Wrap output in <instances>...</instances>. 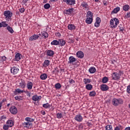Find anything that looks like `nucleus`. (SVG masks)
Listing matches in <instances>:
<instances>
[{
  "label": "nucleus",
  "instance_id": "f257e3e1",
  "mask_svg": "<svg viewBox=\"0 0 130 130\" xmlns=\"http://www.w3.org/2000/svg\"><path fill=\"white\" fill-rule=\"evenodd\" d=\"M122 74V71H119V73L117 72H114L112 74V80H114V81H117V80H120V76H121V74Z\"/></svg>",
  "mask_w": 130,
  "mask_h": 130
},
{
  "label": "nucleus",
  "instance_id": "f03ea898",
  "mask_svg": "<svg viewBox=\"0 0 130 130\" xmlns=\"http://www.w3.org/2000/svg\"><path fill=\"white\" fill-rule=\"evenodd\" d=\"M123 103V101L121 99H116L114 98L112 101V104L114 106H118V105H120Z\"/></svg>",
  "mask_w": 130,
  "mask_h": 130
},
{
  "label": "nucleus",
  "instance_id": "7ed1b4c3",
  "mask_svg": "<svg viewBox=\"0 0 130 130\" xmlns=\"http://www.w3.org/2000/svg\"><path fill=\"white\" fill-rule=\"evenodd\" d=\"M4 15L5 17L6 21H10L12 19V17H13V13L9 10H7L4 11Z\"/></svg>",
  "mask_w": 130,
  "mask_h": 130
},
{
  "label": "nucleus",
  "instance_id": "20e7f679",
  "mask_svg": "<svg viewBox=\"0 0 130 130\" xmlns=\"http://www.w3.org/2000/svg\"><path fill=\"white\" fill-rule=\"evenodd\" d=\"M77 62H79V61H78L77 58H75L73 56H71L70 57H69L68 63H70V64H73V66H76Z\"/></svg>",
  "mask_w": 130,
  "mask_h": 130
},
{
  "label": "nucleus",
  "instance_id": "39448f33",
  "mask_svg": "<svg viewBox=\"0 0 130 130\" xmlns=\"http://www.w3.org/2000/svg\"><path fill=\"white\" fill-rule=\"evenodd\" d=\"M11 73L12 75H17L19 73V68L17 67H13L11 68Z\"/></svg>",
  "mask_w": 130,
  "mask_h": 130
},
{
  "label": "nucleus",
  "instance_id": "423d86ee",
  "mask_svg": "<svg viewBox=\"0 0 130 130\" xmlns=\"http://www.w3.org/2000/svg\"><path fill=\"white\" fill-rule=\"evenodd\" d=\"M10 111L12 114H17V113H18L17 108L14 106L10 108Z\"/></svg>",
  "mask_w": 130,
  "mask_h": 130
},
{
  "label": "nucleus",
  "instance_id": "0eeeda50",
  "mask_svg": "<svg viewBox=\"0 0 130 130\" xmlns=\"http://www.w3.org/2000/svg\"><path fill=\"white\" fill-rule=\"evenodd\" d=\"M64 3H66L67 5H70L73 6L76 4V0H63Z\"/></svg>",
  "mask_w": 130,
  "mask_h": 130
},
{
  "label": "nucleus",
  "instance_id": "6e6552de",
  "mask_svg": "<svg viewBox=\"0 0 130 130\" xmlns=\"http://www.w3.org/2000/svg\"><path fill=\"white\" fill-rule=\"evenodd\" d=\"M81 7L83 8V9H85V10H89V5L87 3V2L83 1L81 5Z\"/></svg>",
  "mask_w": 130,
  "mask_h": 130
},
{
  "label": "nucleus",
  "instance_id": "1a4fd4ad",
  "mask_svg": "<svg viewBox=\"0 0 130 130\" xmlns=\"http://www.w3.org/2000/svg\"><path fill=\"white\" fill-rule=\"evenodd\" d=\"M75 120H76V121H78V122H81V121L83 120V117H82V115L78 114L75 117Z\"/></svg>",
  "mask_w": 130,
  "mask_h": 130
},
{
  "label": "nucleus",
  "instance_id": "9d476101",
  "mask_svg": "<svg viewBox=\"0 0 130 130\" xmlns=\"http://www.w3.org/2000/svg\"><path fill=\"white\" fill-rule=\"evenodd\" d=\"M109 89V87L106 84H102L101 85V90L102 91H107Z\"/></svg>",
  "mask_w": 130,
  "mask_h": 130
},
{
  "label": "nucleus",
  "instance_id": "9b49d317",
  "mask_svg": "<svg viewBox=\"0 0 130 130\" xmlns=\"http://www.w3.org/2000/svg\"><path fill=\"white\" fill-rule=\"evenodd\" d=\"M76 56L78 58H83L84 57V53L82 51H78L76 53Z\"/></svg>",
  "mask_w": 130,
  "mask_h": 130
},
{
  "label": "nucleus",
  "instance_id": "f8f14e48",
  "mask_svg": "<svg viewBox=\"0 0 130 130\" xmlns=\"http://www.w3.org/2000/svg\"><path fill=\"white\" fill-rule=\"evenodd\" d=\"M41 96H38L37 95H35L32 96V99L33 101H40L41 100Z\"/></svg>",
  "mask_w": 130,
  "mask_h": 130
},
{
  "label": "nucleus",
  "instance_id": "ddd939ff",
  "mask_svg": "<svg viewBox=\"0 0 130 130\" xmlns=\"http://www.w3.org/2000/svg\"><path fill=\"white\" fill-rule=\"evenodd\" d=\"M26 86L28 90H32V88H33V83L31 81H28Z\"/></svg>",
  "mask_w": 130,
  "mask_h": 130
},
{
  "label": "nucleus",
  "instance_id": "4468645a",
  "mask_svg": "<svg viewBox=\"0 0 130 130\" xmlns=\"http://www.w3.org/2000/svg\"><path fill=\"white\" fill-rule=\"evenodd\" d=\"M39 38V36L37 35H34V36L29 37V41H34V40H37Z\"/></svg>",
  "mask_w": 130,
  "mask_h": 130
},
{
  "label": "nucleus",
  "instance_id": "2eb2a0df",
  "mask_svg": "<svg viewBox=\"0 0 130 130\" xmlns=\"http://www.w3.org/2000/svg\"><path fill=\"white\" fill-rule=\"evenodd\" d=\"M73 11H74L73 8H70L68 10H65L64 11V14H66V15H71V14L73 13Z\"/></svg>",
  "mask_w": 130,
  "mask_h": 130
},
{
  "label": "nucleus",
  "instance_id": "dca6fc26",
  "mask_svg": "<svg viewBox=\"0 0 130 130\" xmlns=\"http://www.w3.org/2000/svg\"><path fill=\"white\" fill-rule=\"evenodd\" d=\"M119 11H120V8L117 7L113 10V11L111 13V14L113 15V14H117V13H118Z\"/></svg>",
  "mask_w": 130,
  "mask_h": 130
},
{
  "label": "nucleus",
  "instance_id": "f3484780",
  "mask_svg": "<svg viewBox=\"0 0 130 130\" xmlns=\"http://www.w3.org/2000/svg\"><path fill=\"white\" fill-rule=\"evenodd\" d=\"M22 55H21L20 53H17L16 54L15 56V60L16 61H19L21 59V57Z\"/></svg>",
  "mask_w": 130,
  "mask_h": 130
},
{
  "label": "nucleus",
  "instance_id": "a211bd4d",
  "mask_svg": "<svg viewBox=\"0 0 130 130\" xmlns=\"http://www.w3.org/2000/svg\"><path fill=\"white\" fill-rule=\"evenodd\" d=\"M6 124L10 127H12V126H14V121L12 120H9L7 121Z\"/></svg>",
  "mask_w": 130,
  "mask_h": 130
},
{
  "label": "nucleus",
  "instance_id": "6ab92c4d",
  "mask_svg": "<svg viewBox=\"0 0 130 130\" xmlns=\"http://www.w3.org/2000/svg\"><path fill=\"white\" fill-rule=\"evenodd\" d=\"M19 87L24 89L26 87V82L24 80H22L21 82L19 83Z\"/></svg>",
  "mask_w": 130,
  "mask_h": 130
},
{
  "label": "nucleus",
  "instance_id": "aec40b11",
  "mask_svg": "<svg viewBox=\"0 0 130 130\" xmlns=\"http://www.w3.org/2000/svg\"><path fill=\"white\" fill-rule=\"evenodd\" d=\"M54 54V51L51 50H49L47 51V55L48 56H53Z\"/></svg>",
  "mask_w": 130,
  "mask_h": 130
},
{
  "label": "nucleus",
  "instance_id": "412c9836",
  "mask_svg": "<svg viewBox=\"0 0 130 130\" xmlns=\"http://www.w3.org/2000/svg\"><path fill=\"white\" fill-rule=\"evenodd\" d=\"M85 22L86 24H92V22H93V18L87 17Z\"/></svg>",
  "mask_w": 130,
  "mask_h": 130
},
{
  "label": "nucleus",
  "instance_id": "4be33fe9",
  "mask_svg": "<svg viewBox=\"0 0 130 130\" xmlns=\"http://www.w3.org/2000/svg\"><path fill=\"white\" fill-rule=\"evenodd\" d=\"M114 21H115V26H113V28H116L117 25L119 24V20L117 18H114Z\"/></svg>",
  "mask_w": 130,
  "mask_h": 130
},
{
  "label": "nucleus",
  "instance_id": "5701e85b",
  "mask_svg": "<svg viewBox=\"0 0 130 130\" xmlns=\"http://www.w3.org/2000/svg\"><path fill=\"white\" fill-rule=\"evenodd\" d=\"M88 71L90 74H94L96 73V68H95V67H90Z\"/></svg>",
  "mask_w": 130,
  "mask_h": 130
},
{
  "label": "nucleus",
  "instance_id": "b1692460",
  "mask_svg": "<svg viewBox=\"0 0 130 130\" xmlns=\"http://www.w3.org/2000/svg\"><path fill=\"white\" fill-rule=\"evenodd\" d=\"M68 29L69 30H75L76 29V26L74 24H70L68 25Z\"/></svg>",
  "mask_w": 130,
  "mask_h": 130
},
{
  "label": "nucleus",
  "instance_id": "393cba45",
  "mask_svg": "<svg viewBox=\"0 0 130 130\" xmlns=\"http://www.w3.org/2000/svg\"><path fill=\"white\" fill-rule=\"evenodd\" d=\"M85 88L86 90H88V91H91V90L93 89V85L90 84H88L86 85Z\"/></svg>",
  "mask_w": 130,
  "mask_h": 130
},
{
  "label": "nucleus",
  "instance_id": "a878e982",
  "mask_svg": "<svg viewBox=\"0 0 130 130\" xmlns=\"http://www.w3.org/2000/svg\"><path fill=\"white\" fill-rule=\"evenodd\" d=\"M59 44L60 45V46H64L66 45V41L62 40V39H59L58 40Z\"/></svg>",
  "mask_w": 130,
  "mask_h": 130
},
{
  "label": "nucleus",
  "instance_id": "bb28decb",
  "mask_svg": "<svg viewBox=\"0 0 130 130\" xmlns=\"http://www.w3.org/2000/svg\"><path fill=\"white\" fill-rule=\"evenodd\" d=\"M110 25L111 26V28L112 29H115L116 27H113V26H115V24H114V19H111L110 21Z\"/></svg>",
  "mask_w": 130,
  "mask_h": 130
},
{
  "label": "nucleus",
  "instance_id": "cd10ccee",
  "mask_svg": "<svg viewBox=\"0 0 130 130\" xmlns=\"http://www.w3.org/2000/svg\"><path fill=\"white\" fill-rule=\"evenodd\" d=\"M50 63V61H49V60H45L43 66L45 68H46L47 67H48V66H49Z\"/></svg>",
  "mask_w": 130,
  "mask_h": 130
},
{
  "label": "nucleus",
  "instance_id": "c85d7f7f",
  "mask_svg": "<svg viewBox=\"0 0 130 130\" xmlns=\"http://www.w3.org/2000/svg\"><path fill=\"white\" fill-rule=\"evenodd\" d=\"M41 80H46L47 79V75L45 73L41 74L40 76Z\"/></svg>",
  "mask_w": 130,
  "mask_h": 130
},
{
  "label": "nucleus",
  "instance_id": "c756f323",
  "mask_svg": "<svg viewBox=\"0 0 130 130\" xmlns=\"http://www.w3.org/2000/svg\"><path fill=\"white\" fill-rule=\"evenodd\" d=\"M31 122H24L22 123V125L24 127H30L31 126Z\"/></svg>",
  "mask_w": 130,
  "mask_h": 130
},
{
  "label": "nucleus",
  "instance_id": "7c9ffc66",
  "mask_svg": "<svg viewBox=\"0 0 130 130\" xmlns=\"http://www.w3.org/2000/svg\"><path fill=\"white\" fill-rule=\"evenodd\" d=\"M86 18H93V13L91 11L87 12Z\"/></svg>",
  "mask_w": 130,
  "mask_h": 130
},
{
  "label": "nucleus",
  "instance_id": "2f4dec72",
  "mask_svg": "<svg viewBox=\"0 0 130 130\" xmlns=\"http://www.w3.org/2000/svg\"><path fill=\"white\" fill-rule=\"evenodd\" d=\"M42 37H44V39L48 38V33L46 31H43L42 33Z\"/></svg>",
  "mask_w": 130,
  "mask_h": 130
},
{
  "label": "nucleus",
  "instance_id": "473e14b6",
  "mask_svg": "<svg viewBox=\"0 0 130 130\" xmlns=\"http://www.w3.org/2000/svg\"><path fill=\"white\" fill-rule=\"evenodd\" d=\"M7 29L11 34H13V33H14V29H13V28L10 26V25L7 26Z\"/></svg>",
  "mask_w": 130,
  "mask_h": 130
},
{
  "label": "nucleus",
  "instance_id": "72a5a7b5",
  "mask_svg": "<svg viewBox=\"0 0 130 130\" xmlns=\"http://www.w3.org/2000/svg\"><path fill=\"white\" fill-rule=\"evenodd\" d=\"M123 10L125 12H127V11H128V10H129V6L128 5H125L123 6Z\"/></svg>",
  "mask_w": 130,
  "mask_h": 130
},
{
  "label": "nucleus",
  "instance_id": "f704fd0d",
  "mask_svg": "<svg viewBox=\"0 0 130 130\" xmlns=\"http://www.w3.org/2000/svg\"><path fill=\"white\" fill-rule=\"evenodd\" d=\"M51 45H59V42L56 40H54L51 43Z\"/></svg>",
  "mask_w": 130,
  "mask_h": 130
},
{
  "label": "nucleus",
  "instance_id": "c9c22d12",
  "mask_svg": "<svg viewBox=\"0 0 130 130\" xmlns=\"http://www.w3.org/2000/svg\"><path fill=\"white\" fill-rule=\"evenodd\" d=\"M91 82V79L84 78L83 79V82L85 85H87V84H90V82Z\"/></svg>",
  "mask_w": 130,
  "mask_h": 130
},
{
  "label": "nucleus",
  "instance_id": "e433bc0d",
  "mask_svg": "<svg viewBox=\"0 0 130 130\" xmlns=\"http://www.w3.org/2000/svg\"><path fill=\"white\" fill-rule=\"evenodd\" d=\"M90 97H95L96 96V92L95 91H90L89 93Z\"/></svg>",
  "mask_w": 130,
  "mask_h": 130
},
{
  "label": "nucleus",
  "instance_id": "4c0bfd02",
  "mask_svg": "<svg viewBox=\"0 0 130 130\" xmlns=\"http://www.w3.org/2000/svg\"><path fill=\"white\" fill-rule=\"evenodd\" d=\"M108 82V77H104L102 79V83L104 84H106Z\"/></svg>",
  "mask_w": 130,
  "mask_h": 130
},
{
  "label": "nucleus",
  "instance_id": "58836bf2",
  "mask_svg": "<svg viewBox=\"0 0 130 130\" xmlns=\"http://www.w3.org/2000/svg\"><path fill=\"white\" fill-rule=\"evenodd\" d=\"M123 129V127L121 125H118V126H116L114 130H122Z\"/></svg>",
  "mask_w": 130,
  "mask_h": 130
},
{
  "label": "nucleus",
  "instance_id": "ea45409f",
  "mask_svg": "<svg viewBox=\"0 0 130 130\" xmlns=\"http://www.w3.org/2000/svg\"><path fill=\"white\" fill-rule=\"evenodd\" d=\"M7 60V57L5 56L0 57V62H3Z\"/></svg>",
  "mask_w": 130,
  "mask_h": 130
},
{
  "label": "nucleus",
  "instance_id": "a19ab883",
  "mask_svg": "<svg viewBox=\"0 0 130 130\" xmlns=\"http://www.w3.org/2000/svg\"><path fill=\"white\" fill-rule=\"evenodd\" d=\"M15 100H17V101H21V100H23V96H15Z\"/></svg>",
  "mask_w": 130,
  "mask_h": 130
},
{
  "label": "nucleus",
  "instance_id": "79ce46f5",
  "mask_svg": "<svg viewBox=\"0 0 130 130\" xmlns=\"http://www.w3.org/2000/svg\"><path fill=\"white\" fill-rule=\"evenodd\" d=\"M106 130H113L112 128V125H107L105 126Z\"/></svg>",
  "mask_w": 130,
  "mask_h": 130
},
{
  "label": "nucleus",
  "instance_id": "37998d69",
  "mask_svg": "<svg viewBox=\"0 0 130 130\" xmlns=\"http://www.w3.org/2000/svg\"><path fill=\"white\" fill-rule=\"evenodd\" d=\"M25 120L26 121H29L30 122H33L34 121L35 119L30 117H26L25 118Z\"/></svg>",
  "mask_w": 130,
  "mask_h": 130
},
{
  "label": "nucleus",
  "instance_id": "c03bdc74",
  "mask_svg": "<svg viewBox=\"0 0 130 130\" xmlns=\"http://www.w3.org/2000/svg\"><path fill=\"white\" fill-rule=\"evenodd\" d=\"M44 9H45V10H48V9H49V8H50V4H49L48 3L45 4L44 6Z\"/></svg>",
  "mask_w": 130,
  "mask_h": 130
},
{
  "label": "nucleus",
  "instance_id": "a18cd8bd",
  "mask_svg": "<svg viewBox=\"0 0 130 130\" xmlns=\"http://www.w3.org/2000/svg\"><path fill=\"white\" fill-rule=\"evenodd\" d=\"M43 107H44V108H46V109L50 108V105L48 103H46V104L43 105Z\"/></svg>",
  "mask_w": 130,
  "mask_h": 130
},
{
  "label": "nucleus",
  "instance_id": "49530a36",
  "mask_svg": "<svg viewBox=\"0 0 130 130\" xmlns=\"http://www.w3.org/2000/svg\"><path fill=\"white\" fill-rule=\"evenodd\" d=\"M17 93H18V94H21V90L20 88H16L15 89V91L14 92L15 94H17Z\"/></svg>",
  "mask_w": 130,
  "mask_h": 130
},
{
  "label": "nucleus",
  "instance_id": "de8ad7c7",
  "mask_svg": "<svg viewBox=\"0 0 130 130\" xmlns=\"http://www.w3.org/2000/svg\"><path fill=\"white\" fill-rule=\"evenodd\" d=\"M55 87L56 89H60V88H61V85L60 83H58L55 85Z\"/></svg>",
  "mask_w": 130,
  "mask_h": 130
},
{
  "label": "nucleus",
  "instance_id": "09e8293b",
  "mask_svg": "<svg viewBox=\"0 0 130 130\" xmlns=\"http://www.w3.org/2000/svg\"><path fill=\"white\" fill-rule=\"evenodd\" d=\"M53 74H56L58 73V68L56 67L54 68V71H52Z\"/></svg>",
  "mask_w": 130,
  "mask_h": 130
},
{
  "label": "nucleus",
  "instance_id": "8fccbe9b",
  "mask_svg": "<svg viewBox=\"0 0 130 130\" xmlns=\"http://www.w3.org/2000/svg\"><path fill=\"white\" fill-rule=\"evenodd\" d=\"M1 24L2 25V27H8V23H7V22L6 21H3L2 22H1Z\"/></svg>",
  "mask_w": 130,
  "mask_h": 130
},
{
  "label": "nucleus",
  "instance_id": "3c124183",
  "mask_svg": "<svg viewBox=\"0 0 130 130\" xmlns=\"http://www.w3.org/2000/svg\"><path fill=\"white\" fill-rule=\"evenodd\" d=\"M57 118L60 119L62 118V114L58 113L56 114Z\"/></svg>",
  "mask_w": 130,
  "mask_h": 130
},
{
  "label": "nucleus",
  "instance_id": "603ef678",
  "mask_svg": "<svg viewBox=\"0 0 130 130\" xmlns=\"http://www.w3.org/2000/svg\"><path fill=\"white\" fill-rule=\"evenodd\" d=\"M9 127H10L8 125V124H5L3 126V129H4V130H8V129H9Z\"/></svg>",
  "mask_w": 130,
  "mask_h": 130
},
{
  "label": "nucleus",
  "instance_id": "864d4df0",
  "mask_svg": "<svg viewBox=\"0 0 130 130\" xmlns=\"http://www.w3.org/2000/svg\"><path fill=\"white\" fill-rule=\"evenodd\" d=\"M69 82L70 83V84H71V85H72V84H75V80L72 79H70Z\"/></svg>",
  "mask_w": 130,
  "mask_h": 130
},
{
  "label": "nucleus",
  "instance_id": "5fc2aeb1",
  "mask_svg": "<svg viewBox=\"0 0 130 130\" xmlns=\"http://www.w3.org/2000/svg\"><path fill=\"white\" fill-rule=\"evenodd\" d=\"M95 22L96 23H101V19H100V17H96Z\"/></svg>",
  "mask_w": 130,
  "mask_h": 130
},
{
  "label": "nucleus",
  "instance_id": "6e6d98bb",
  "mask_svg": "<svg viewBox=\"0 0 130 130\" xmlns=\"http://www.w3.org/2000/svg\"><path fill=\"white\" fill-rule=\"evenodd\" d=\"M126 92L128 94H130V85L127 86Z\"/></svg>",
  "mask_w": 130,
  "mask_h": 130
},
{
  "label": "nucleus",
  "instance_id": "4d7b16f0",
  "mask_svg": "<svg viewBox=\"0 0 130 130\" xmlns=\"http://www.w3.org/2000/svg\"><path fill=\"white\" fill-rule=\"evenodd\" d=\"M20 13H24V12H25V8H20L19 10Z\"/></svg>",
  "mask_w": 130,
  "mask_h": 130
},
{
  "label": "nucleus",
  "instance_id": "13d9d810",
  "mask_svg": "<svg viewBox=\"0 0 130 130\" xmlns=\"http://www.w3.org/2000/svg\"><path fill=\"white\" fill-rule=\"evenodd\" d=\"M94 26L96 28H98V27H99V26H100V23L99 22H95V23H94Z\"/></svg>",
  "mask_w": 130,
  "mask_h": 130
},
{
  "label": "nucleus",
  "instance_id": "bf43d9fd",
  "mask_svg": "<svg viewBox=\"0 0 130 130\" xmlns=\"http://www.w3.org/2000/svg\"><path fill=\"white\" fill-rule=\"evenodd\" d=\"M4 102H7V99H3V100L0 102V103H1V105H3V103H4Z\"/></svg>",
  "mask_w": 130,
  "mask_h": 130
},
{
  "label": "nucleus",
  "instance_id": "052dcab7",
  "mask_svg": "<svg viewBox=\"0 0 130 130\" xmlns=\"http://www.w3.org/2000/svg\"><path fill=\"white\" fill-rule=\"evenodd\" d=\"M7 118V117H6L5 116L3 115V116H2L0 118V119L1 120H3L4 119H6Z\"/></svg>",
  "mask_w": 130,
  "mask_h": 130
},
{
  "label": "nucleus",
  "instance_id": "680f3d73",
  "mask_svg": "<svg viewBox=\"0 0 130 130\" xmlns=\"http://www.w3.org/2000/svg\"><path fill=\"white\" fill-rule=\"evenodd\" d=\"M126 18H130V12L126 14Z\"/></svg>",
  "mask_w": 130,
  "mask_h": 130
},
{
  "label": "nucleus",
  "instance_id": "e2e57ef3",
  "mask_svg": "<svg viewBox=\"0 0 130 130\" xmlns=\"http://www.w3.org/2000/svg\"><path fill=\"white\" fill-rule=\"evenodd\" d=\"M120 26H121V24H120L119 26V28L120 29V31H123V27H121Z\"/></svg>",
  "mask_w": 130,
  "mask_h": 130
},
{
  "label": "nucleus",
  "instance_id": "0e129e2a",
  "mask_svg": "<svg viewBox=\"0 0 130 130\" xmlns=\"http://www.w3.org/2000/svg\"><path fill=\"white\" fill-rule=\"evenodd\" d=\"M56 36H58V37H59L60 36H61V35H60V33L59 32H57L56 34Z\"/></svg>",
  "mask_w": 130,
  "mask_h": 130
},
{
  "label": "nucleus",
  "instance_id": "69168bd1",
  "mask_svg": "<svg viewBox=\"0 0 130 130\" xmlns=\"http://www.w3.org/2000/svg\"><path fill=\"white\" fill-rule=\"evenodd\" d=\"M21 93H29V91L26 92V91H25V90H21Z\"/></svg>",
  "mask_w": 130,
  "mask_h": 130
},
{
  "label": "nucleus",
  "instance_id": "338daca9",
  "mask_svg": "<svg viewBox=\"0 0 130 130\" xmlns=\"http://www.w3.org/2000/svg\"><path fill=\"white\" fill-rule=\"evenodd\" d=\"M124 130H130V127H125Z\"/></svg>",
  "mask_w": 130,
  "mask_h": 130
},
{
  "label": "nucleus",
  "instance_id": "774afa93",
  "mask_svg": "<svg viewBox=\"0 0 130 130\" xmlns=\"http://www.w3.org/2000/svg\"><path fill=\"white\" fill-rule=\"evenodd\" d=\"M42 114H43V115H45V111H43L42 112H41Z\"/></svg>",
  "mask_w": 130,
  "mask_h": 130
}]
</instances>
